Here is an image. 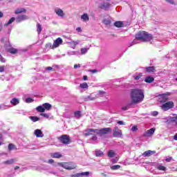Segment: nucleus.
<instances>
[{"label": "nucleus", "instance_id": "1", "mask_svg": "<svg viewBox=\"0 0 177 177\" xmlns=\"http://www.w3.org/2000/svg\"><path fill=\"white\" fill-rule=\"evenodd\" d=\"M131 99L133 104H138V103H142L145 99V93L141 89H132L131 91Z\"/></svg>", "mask_w": 177, "mask_h": 177}, {"label": "nucleus", "instance_id": "2", "mask_svg": "<svg viewBox=\"0 0 177 177\" xmlns=\"http://www.w3.org/2000/svg\"><path fill=\"white\" fill-rule=\"evenodd\" d=\"M138 41H142V42H151L153 41V35L145 31L138 32L136 35V39L132 42L133 45L138 44Z\"/></svg>", "mask_w": 177, "mask_h": 177}, {"label": "nucleus", "instance_id": "3", "mask_svg": "<svg viewBox=\"0 0 177 177\" xmlns=\"http://www.w3.org/2000/svg\"><path fill=\"white\" fill-rule=\"evenodd\" d=\"M55 167H62V168L69 171L71 169H75V168H77V165L73 162H58L55 165Z\"/></svg>", "mask_w": 177, "mask_h": 177}, {"label": "nucleus", "instance_id": "4", "mask_svg": "<svg viewBox=\"0 0 177 177\" xmlns=\"http://www.w3.org/2000/svg\"><path fill=\"white\" fill-rule=\"evenodd\" d=\"M175 104L172 101H169L164 102L161 106L160 108L163 111H168V110H171V109H174Z\"/></svg>", "mask_w": 177, "mask_h": 177}, {"label": "nucleus", "instance_id": "5", "mask_svg": "<svg viewBox=\"0 0 177 177\" xmlns=\"http://www.w3.org/2000/svg\"><path fill=\"white\" fill-rule=\"evenodd\" d=\"M169 96H171V93L160 94L158 95V102L160 103H165L169 100Z\"/></svg>", "mask_w": 177, "mask_h": 177}, {"label": "nucleus", "instance_id": "6", "mask_svg": "<svg viewBox=\"0 0 177 177\" xmlns=\"http://www.w3.org/2000/svg\"><path fill=\"white\" fill-rule=\"evenodd\" d=\"M58 139L62 143H64V145H68V143H70V137L67 135H63L58 138Z\"/></svg>", "mask_w": 177, "mask_h": 177}, {"label": "nucleus", "instance_id": "7", "mask_svg": "<svg viewBox=\"0 0 177 177\" xmlns=\"http://www.w3.org/2000/svg\"><path fill=\"white\" fill-rule=\"evenodd\" d=\"M156 132V129L155 128H151L147 131H145L143 134V136L145 138H151L153 135H154V133Z\"/></svg>", "mask_w": 177, "mask_h": 177}, {"label": "nucleus", "instance_id": "8", "mask_svg": "<svg viewBox=\"0 0 177 177\" xmlns=\"http://www.w3.org/2000/svg\"><path fill=\"white\" fill-rule=\"evenodd\" d=\"M62 44H63V39L60 37H58L55 41H54V43L52 46V49L59 48Z\"/></svg>", "mask_w": 177, "mask_h": 177}, {"label": "nucleus", "instance_id": "9", "mask_svg": "<svg viewBox=\"0 0 177 177\" xmlns=\"http://www.w3.org/2000/svg\"><path fill=\"white\" fill-rule=\"evenodd\" d=\"M97 133V129H88L86 130L84 135L85 136H91V135H96Z\"/></svg>", "mask_w": 177, "mask_h": 177}, {"label": "nucleus", "instance_id": "10", "mask_svg": "<svg viewBox=\"0 0 177 177\" xmlns=\"http://www.w3.org/2000/svg\"><path fill=\"white\" fill-rule=\"evenodd\" d=\"M17 23H21L24 20H28V16L25 15H21L16 17L15 19Z\"/></svg>", "mask_w": 177, "mask_h": 177}, {"label": "nucleus", "instance_id": "11", "mask_svg": "<svg viewBox=\"0 0 177 177\" xmlns=\"http://www.w3.org/2000/svg\"><path fill=\"white\" fill-rule=\"evenodd\" d=\"M113 136L115 138H120V136H122V131L118 127H115L113 129Z\"/></svg>", "mask_w": 177, "mask_h": 177}, {"label": "nucleus", "instance_id": "12", "mask_svg": "<svg viewBox=\"0 0 177 177\" xmlns=\"http://www.w3.org/2000/svg\"><path fill=\"white\" fill-rule=\"evenodd\" d=\"M67 44L68 45H69L70 48H72V49H75V46L81 44V41L80 40L71 41H68Z\"/></svg>", "mask_w": 177, "mask_h": 177}, {"label": "nucleus", "instance_id": "13", "mask_svg": "<svg viewBox=\"0 0 177 177\" xmlns=\"http://www.w3.org/2000/svg\"><path fill=\"white\" fill-rule=\"evenodd\" d=\"M54 12L55 13H56L57 16H59V17H64L66 15L64 14V11H63V10L59 8H55Z\"/></svg>", "mask_w": 177, "mask_h": 177}, {"label": "nucleus", "instance_id": "14", "mask_svg": "<svg viewBox=\"0 0 177 177\" xmlns=\"http://www.w3.org/2000/svg\"><path fill=\"white\" fill-rule=\"evenodd\" d=\"M109 131H111V128H104V129H102L100 130L97 129V135H104L106 133H109Z\"/></svg>", "mask_w": 177, "mask_h": 177}, {"label": "nucleus", "instance_id": "15", "mask_svg": "<svg viewBox=\"0 0 177 177\" xmlns=\"http://www.w3.org/2000/svg\"><path fill=\"white\" fill-rule=\"evenodd\" d=\"M167 122H174L175 125H177V115L174 116H169L167 118Z\"/></svg>", "mask_w": 177, "mask_h": 177}, {"label": "nucleus", "instance_id": "16", "mask_svg": "<svg viewBox=\"0 0 177 177\" xmlns=\"http://www.w3.org/2000/svg\"><path fill=\"white\" fill-rule=\"evenodd\" d=\"M80 19L83 23H88L89 21V15L88 13H84L81 15Z\"/></svg>", "mask_w": 177, "mask_h": 177}, {"label": "nucleus", "instance_id": "17", "mask_svg": "<svg viewBox=\"0 0 177 177\" xmlns=\"http://www.w3.org/2000/svg\"><path fill=\"white\" fill-rule=\"evenodd\" d=\"M34 135L36 136V138H44V133L39 129L35 130Z\"/></svg>", "mask_w": 177, "mask_h": 177}, {"label": "nucleus", "instance_id": "18", "mask_svg": "<svg viewBox=\"0 0 177 177\" xmlns=\"http://www.w3.org/2000/svg\"><path fill=\"white\" fill-rule=\"evenodd\" d=\"M91 173L89 171H85L82 173H78L76 174L71 175V177H81V176H88Z\"/></svg>", "mask_w": 177, "mask_h": 177}, {"label": "nucleus", "instance_id": "19", "mask_svg": "<svg viewBox=\"0 0 177 177\" xmlns=\"http://www.w3.org/2000/svg\"><path fill=\"white\" fill-rule=\"evenodd\" d=\"M100 9H108L110 8V3L109 2H104L98 5Z\"/></svg>", "mask_w": 177, "mask_h": 177}, {"label": "nucleus", "instance_id": "20", "mask_svg": "<svg viewBox=\"0 0 177 177\" xmlns=\"http://www.w3.org/2000/svg\"><path fill=\"white\" fill-rule=\"evenodd\" d=\"M27 10L24 8H17L15 11V15H20V13H26Z\"/></svg>", "mask_w": 177, "mask_h": 177}, {"label": "nucleus", "instance_id": "21", "mask_svg": "<svg viewBox=\"0 0 177 177\" xmlns=\"http://www.w3.org/2000/svg\"><path fill=\"white\" fill-rule=\"evenodd\" d=\"M151 154H156V151H146L145 152H144L142 153L143 157H150L151 156Z\"/></svg>", "mask_w": 177, "mask_h": 177}, {"label": "nucleus", "instance_id": "22", "mask_svg": "<svg viewBox=\"0 0 177 177\" xmlns=\"http://www.w3.org/2000/svg\"><path fill=\"white\" fill-rule=\"evenodd\" d=\"M19 103H20V100H19V98L15 97L10 100V104H12V106H17Z\"/></svg>", "mask_w": 177, "mask_h": 177}, {"label": "nucleus", "instance_id": "23", "mask_svg": "<svg viewBox=\"0 0 177 177\" xmlns=\"http://www.w3.org/2000/svg\"><path fill=\"white\" fill-rule=\"evenodd\" d=\"M107 156L110 158H113V157H115L117 154L115 153V151H114L113 150H109L107 153Z\"/></svg>", "mask_w": 177, "mask_h": 177}, {"label": "nucleus", "instance_id": "24", "mask_svg": "<svg viewBox=\"0 0 177 177\" xmlns=\"http://www.w3.org/2000/svg\"><path fill=\"white\" fill-rule=\"evenodd\" d=\"M96 98H97V96L95 93H91L86 98V100H95Z\"/></svg>", "mask_w": 177, "mask_h": 177}, {"label": "nucleus", "instance_id": "25", "mask_svg": "<svg viewBox=\"0 0 177 177\" xmlns=\"http://www.w3.org/2000/svg\"><path fill=\"white\" fill-rule=\"evenodd\" d=\"M43 107L44 109V111L45 110H47L48 111H49V110L52 109V105L49 103H44L43 104Z\"/></svg>", "mask_w": 177, "mask_h": 177}, {"label": "nucleus", "instance_id": "26", "mask_svg": "<svg viewBox=\"0 0 177 177\" xmlns=\"http://www.w3.org/2000/svg\"><path fill=\"white\" fill-rule=\"evenodd\" d=\"M51 157L53 158H62V157H63V156L62 155V153H60L59 152H56L55 153H52Z\"/></svg>", "mask_w": 177, "mask_h": 177}, {"label": "nucleus", "instance_id": "27", "mask_svg": "<svg viewBox=\"0 0 177 177\" xmlns=\"http://www.w3.org/2000/svg\"><path fill=\"white\" fill-rule=\"evenodd\" d=\"M114 26L118 27V28H121V27H124V23L122 21H116L114 23Z\"/></svg>", "mask_w": 177, "mask_h": 177}, {"label": "nucleus", "instance_id": "28", "mask_svg": "<svg viewBox=\"0 0 177 177\" xmlns=\"http://www.w3.org/2000/svg\"><path fill=\"white\" fill-rule=\"evenodd\" d=\"M145 81L146 82H147L148 84H151V82H154V77H151V76H149V77H147L145 79Z\"/></svg>", "mask_w": 177, "mask_h": 177}, {"label": "nucleus", "instance_id": "29", "mask_svg": "<svg viewBox=\"0 0 177 177\" xmlns=\"http://www.w3.org/2000/svg\"><path fill=\"white\" fill-rule=\"evenodd\" d=\"M79 87L80 88V89H88V88H89V86L86 82H84L82 84H80Z\"/></svg>", "mask_w": 177, "mask_h": 177}, {"label": "nucleus", "instance_id": "30", "mask_svg": "<svg viewBox=\"0 0 177 177\" xmlns=\"http://www.w3.org/2000/svg\"><path fill=\"white\" fill-rule=\"evenodd\" d=\"M156 169H158V171H167V167H165L162 165H158L156 166Z\"/></svg>", "mask_w": 177, "mask_h": 177}, {"label": "nucleus", "instance_id": "31", "mask_svg": "<svg viewBox=\"0 0 177 177\" xmlns=\"http://www.w3.org/2000/svg\"><path fill=\"white\" fill-rule=\"evenodd\" d=\"M37 111L39 113H45V109L44 108V105L42 106H39L36 108Z\"/></svg>", "mask_w": 177, "mask_h": 177}, {"label": "nucleus", "instance_id": "32", "mask_svg": "<svg viewBox=\"0 0 177 177\" xmlns=\"http://www.w3.org/2000/svg\"><path fill=\"white\" fill-rule=\"evenodd\" d=\"M89 48H83L80 49V53H77V55H85Z\"/></svg>", "mask_w": 177, "mask_h": 177}, {"label": "nucleus", "instance_id": "33", "mask_svg": "<svg viewBox=\"0 0 177 177\" xmlns=\"http://www.w3.org/2000/svg\"><path fill=\"white\" fill-rule=\"evenodd\" d=\"M7 50L10 53H12V54L17 53V49L14 48H7Z\"/></svg>", "mask_w": 177, "mask_h": 177}, {"label": "nucleus", "instance_id": "34", "mask_svg": "<svg viewBox=\"0 0 177 177\" xmlns=\"http://www.w3.org/2000/svg\"><path fill=\"white\" fill-rule=\"evenodd\" d=\"M15 162V159H10L8 160H6L3 162V164H6V165H12Z\"/></svg>", "mask_w": 177, "mask_h": 177}, {"label": "nucleus", "instance_id": "35", "mask_svg": "<svg viewBox=\"0 0 177 177\" xmlns=\"http://www.w3.org/2000/svg\"><path fill=\"white\" fill-rule=\"evenodd\" d=\"M29 118L33 122H37V121H39V118H38L37 116H30Z\"/></svg>", "mask_w": 177, "mask_h": 177}, {"label": "nucleus", "instance_id": "36", "mask_svg": "<svg viewBox=\"0 0 177 177\" xmlns=\"http://www.w3.org/2000/svg\"><path fill=\"white\" fill-rule=\"evenodd\" d=\"M95 156L96 157H103V156H104V153L102 151H96Z\"/></svg>", "mask_w": 177, "mask_h": 177}, {"label": "nucleus", "instance_id": "37", "mask_svg": "<svg viewBox=\"0 0 177 177\" xmlns=\"http://www.w3.org/2000/svg\"><path fill=\"white\" fill-rule=\"evenodd\" d=\"M15 20H16V18H15V17L10 18V19L8 21V23L4 25L5 27H8V26H9V24H12L13 23V21H15Z\"/></svg>", "mask_w": 177, "mask_h": 177}, {"label": "nucleus", "instance_id": "38", "mask_svg": "<svg viewBox=\"0 0 177 177\" xmlns=\"http://www.w3.org/2000/svg\"><path fill=\"white\" fill-rule=\"evenodd\" d=\"M146 70L147 73H154V71L156 70L153 66H149L146 68Z\"/></svg>", "mask_w": 177, "mask_h": 177}, {"label": "nucleus", "instance_id": "39", "mask_svg": "<svg viewBox=\"0 0 177 177\" xmlns=\"http://www.w3.org/2000/svg\"><path fill=\"white\" fill-rule=\"evenodd\" d=\"M104 95H106V92L104 91H99L97 93V95H95L97 96V97H99L100 96H104Z\"/></svg>", "mask_w": 177, "mask_h": 177}, {"label": "nucleus", "instance_id": "40", "mask_svg": "<svg viewBox=\"0 0 177 177\" xmlns=\"http://www.w3.org/2000/svg\"><path fill=\"white\" fill-rule=\"evenodd\" d=\"M37 31L38 34H41V32L42 31V26L39 24H37Z\"/></svg>", "mask_w": 177, "mask_h": 177}, {"label": "nucleus", "instance_id": "41", "mask_svg": "<svg viewBox=\"0 0 177 177\" xmlns=\"http://www.w3.org/2000/svg\"><path fill=\"white\" fill-rule=\"evenodd\" d=\"M9 107H10V106L2 104L0 105V110H6V109H9Z\"/></svg>", "mask_w": 177, "mask_h": 177}, {"label": "nucleus", "instance_id": "42", "mask_svg": "<svg viewBox=\"0 0 177 177\" xmlns=\"http://www.w3.org/2000/svg\"><path fill=\"white\" fill-rule=\"evenodd\" d=\"M75 118H80L81 117V111H77L75 112Z\"/></svg>", "mask_w": 177, "mask_h": 177}, {"label": "nucleus", "instance_id": "43", "mask_svg": "<svg viewBox=\"0 0 177 177\" xmlns=\"http://www.w3.org/2000/svg\"><path fill=\"white\" fill-rule=\"evenodd\" d=\"M26 103H32L34 102V100L31 97H28L25 100Z\"/></svg>", "mask_w": 177, "mask_h": 177}, {"label": "nucleus", "instance_id": "44", "mask_svg": "<svg viewBox=\"0 0 177 177\" xmlns=\"http://www.w3.org/2000/svg\"><path fill=\"white\" fill-rule=\"evenodd\" d=\"M142 77V73H139L138 75H134L133 78L136 80V81H138V80H140V77Z\"/></svg>", "mask_w": 177, "mask_h": 177}, {"label": "nucleus", "instance_id": "45", "mask_svg": "<svg viewBox=\"0 0 177 177\" xmlns=\"http://www.w3.org/2000/svg\"><path fill=\"white\" fill-rule=\"evenodd\" d=\"M120 168H121V166L117 165H113L112 167H111V169L113 170H115V169H120Z\"/></svg>", "mask_w": 177, "mask_h": 177}, {"label": "nucleus", "instance_id": "46", "mask_svg": "<svg viewBox=\"0 0 177 177\" xmlns=\"http://www.w3.org/2000/svg\"><path fill=\"white\" fill-rule=\"evenodd\" d=\"M68 55L69 56L74 55H78V53L77 51H68Z\"/></svg>", "mask_w": 177, "mask_h": 177}, {"label": "nucleus", "instance_id": "47", "mask_svg": "<svg viewBox=\"0 0 177 177\" xmlns=\"http://www.w3.org/2000/svg\"><path fill=\"white\" fill-rule=\"evenodd\" d=\"M104 24H106V26H109L111 23L109 19H104L103 21Z\"/></svg>", "mask_w": 177, "mask_h": 177}, {"label": "nucleus", "instance_id": "48", "mask_svg": "<svg viewBox=\"0 0 177 177\" xmlns=\"http://www.w3.org/2000/svg\"><path fill=\"white\" fill-rule=\"evenodd\" d=\"M40 115H41V117H44L45 118H49L50 117L49 113H41Z\"/></svg>", "mask_w": 177, "mask_h": 177}, {"label": "nucleus", "instance_id": "49", "mask_svg": "<svg viewBox=\"0 0 177 177\" xmlns=\"http://www.w3.org/2000/svg\"><path fill=\"white\" fill-rule=\"evenodd\" d=\"M151 115H153V117H156V116L158 115V111H152L151 113Z\"/></svg>", "mask_w": 177, "mask_h": 177}, {"label": "nucleus", "instance_id": "50", "mask_svg": "<svg viewBox=\"0 0 177 177\" xmlns=\"http://www.w3.org/2000/svg\"><path fill=\"white\" fill-rule=\"evenodd\" d=\"M132 132H136L138 131V126H133L131 128Z\"/></svg>", "mask_w": 177, "mask_h": 177}, {"label": "nucleus", "instance_id": "51", "mask_svg": "<svg viewBox=\"0 0 177 177\" xmlns=\"http://www.w3.org/2000/svg\"><path fill=\"white\" fill-rule=\"evenodd\" d=\"M166 2H168V3H170V5H175V1L174 0H165Z\"/></svg>", "mask_w": 177, "mask_h": 177}, {"label": "nucleus", "instance_id": "52", "mask_svg": "<svg viewBox=\"0 0 177 177\" xmlns=\"http://www.w3.org/2000/svg\"><path fill=\"white\" fill-rule=\"evenodd\" d=\"M8 149L9 150H13L15 149V145H13V144H9Z\"/></svg>", "mask_w": 177, "mask_h": 177}, {"label": "nucleus", "instance_id": "53", "mask_svg": "<svg viewBox=\"0 0 177 177\" xmlns=\"http://www.w3.org/2000/svg\"><path fill=\"white\" fill-rule=\"evenodd\" d=\"M0 62H1V63H5V62H6V59H5V58H3L2 55H0Z\"/></svg>", "mask_w": 177, "mask_h": 177}, {"label": "nucleus", "instance_id": "54", "mask_svg": "<svg viewBox=\"0 0 177 177\" xmlns=\"http://www.w3.org/2000/svg\"><path fill=\"white\" fill-rule=\"evenodd\" d=\"M1 145H3V139L2 138V135L0 134V146H1Z\"/></svg>", "mask_w": 177, "mask_h": 177}, {"label": "nucleus", "instance_id": "55", "mask_svg": "<svg viewBox=\"0 0 177 177\" xmlns=\"http://www.w3.org/2000/svg\"><path fill=\"white\" fill-rule=\"evenodd\" d=\"M5 71V66H0V73H3Z\"/></svg>", "mask_w": 177, "mask_h": 177}, {"label": "nucleus", "instance_id": "56", "mask_svg": "<svg viewBox=\"0 0 177 177\" xmlns=\"http://www.w3.org/2000/svg\"><path fill=\"white\" fill-rule=\"evenodd\" d=\"M118 124L119 125H124V121H122V120L118 121Z\"/></svg>", "mask_w": 177, "mask_h": 177}, {"label": "nucleus", "instance_id": "57", "mask_svg": "<svg viewBox=\"0 0 177 177\" xmlns=\"http://www.w3.org/2000/svg\"><path fill=\"white\" fill-rule=\"evenodd\" d=\"M80 67H81V64H80L74 65V68H80Z\"/></svg>", "mask_w": 177, "mask_h": 177}, {"label": "nucleus", "instance_id": "58", "mask_svg": "<svg viewBox=\"0 0 177 177\" xmlns=\"http://www.w3.org/2000/svg\"><path fill=\"white\" fill-rule=\"evenodd\" d=\"M76 31H77V32H82V29L80 27L76 28Z\"/></svg>", "mask_w": 177, "mask_h": 177}, {"label": "nucleus", "instance_id": "59", "mask_svg": "<svg viewBox=\"0 0 177 177\" xmlns=\"http://www.w3.org/2000/svg\"><path fill=\"white\" fill-rule=\"evenodd\" d=\"M171 160H172V157H169L165 159V161H167V162H169L171 161Z\"/></svg>", "mask_w": 177, "mask_h": 177}, {"label": "nucleus", "instance_id": "60", "mask_svg": "<svg viewBox=\"0 0 177 177\" xmlns=\"http://www.w3.org/2000/svg\"><path fill=\"white\" fill-rule=\"evenodd\" d=\"M90 73H93V74H95V73H97V70H96V69L91 70Z\"/></svg>", "mask_w": 177, "mask_h": 177}, {"label": "nucleus", "instance_id": "61", "mask_svg": "<svg viewBox=\"0 0 177 177\" xmlns=\"http://www.w3.org/2000/svg\"><path fill=\"white\" fill-rule=\"evenodd\" d=\"M53 162H55V160H53V159L48 160V164H53Z\"/></svg>", "mask_w": 177, "mask_h": 177}, {"label": "nucleus", "instance_id": "62", "mask_svg": "<svg viewBox=\"0 0 177 177\" xmlns=\"http://www.w3.org/2000/svg\"><path fill=\"white\" fill-rule=\"evenodd\" d=\"M83 80L84 81H88V76H86V75L83 76Z\"/></svg>", "mask_w": 177, "mask_h": 177}, {"label": "nucleus", "instance_id": "63", "mask_svg": "<svg viewBox=\"0 0 177 177\" xmlns=\"http://www.w3.org/2000/svg\"><path fill=\"white\" fill-rule=\"evenodd\" d=\"M52 69H53V68H52V67H50V66H48V67H47V68H46V70H48L49 71H51Z\"/></svg>", "mask_w": 177, "mask_h": 177}, {"label": "nucleus", "instance_id": "64", "mask_svg": "<svg viewBox=\"0 0 177 177\" xmlns=\"http://www.w3.org/2000/svg\"><path fill=\"white\" fill-rule=\"evenodd\" d=\"M174 140H177V133H176L174 136Z\"/></svg>", "mask_w": 177, "mask_h": 177}]
</instances>
